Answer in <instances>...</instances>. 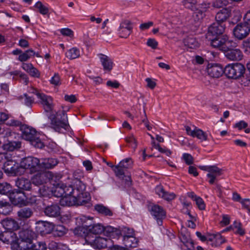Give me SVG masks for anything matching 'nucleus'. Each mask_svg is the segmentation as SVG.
<instances>
[{"mask_svg":"<svg viewBox=\"0 0 250 250\" xmlns=\"http://www.w3.org/2000/svg\"><path fill=\"white\" fill-rule=\"evenodd\" d=\"M37 96L41 100L40 103L46 112L51 114L49 116L51 125L55 131L60 132L61 128L66 129L69 126L68 118L64 110L53 113L54 104L51 97L43 93H37Z\"/></svg>","mask_w":250,"mask_h":250,"instance_id":"f257e3e1","label":"nucleus"},{"mask_svg":"<svg viewBox=\"0 0 250 250\" xmlns=\"http://www.w3.org/2000/svg\"><path fill=\"white\" fill-rule=\"evenodd\" d=\"M208 40L211 41L210 45L213 47L218 48L223 52L228 50L229 48L233 47V45H234V42L229 40L226 35L217 36Z\"/></svg>","mask_w":250,"mask_h":250,"instance_id":"f03ea898","label":"nucleus"},{"mask_svg":"<svg viewBox=\"0 0 250 250\" xmlns=\"http://www.w3.org/2000/svg\"><path fill=\"white\" fill-rule=\"evenodd\" d=\"M245 72V67L240 63L228 65L225 68L224 73L229 78L237 79L242 77Z\"/></svg>","mask_w":250,"mask_h":250,"instance_id":"7ed1b4c3","label":"nucleus"},{"mask_svg":"<svg viewBox=\"0 0 250 250\" xmlns=\"http://www.w3.org/2000/svg\"><path fill=\"white\" fill-rule=\"evenodd\" d=\"M41 166L39 159L33 157H27L22 159L18 169H29L31 173H35L41 170Z\"/></svg>","mask_w":250,"mask_h":250,"instance_id":"20e7f679","label":"nucleus"},{"mask_svg":"<svg viewBox=\"0 0 250 250\" xmlns=\"http://www.w3.org/2000/svg\"><path fill=\"white\" fill-rule=\"evenodd\" d=\"M85 240L87 244L91 245L95 249H104L110 248L112 240L110 238L97 237L93 240H90V235H87L85 237Z\"/></svg>","mask_w":250,"mask_h":250,"instance_id":"39448f33","label":"nucleus"},{"mask_svg":"<svg viewBox=\"0 0 250 250\" xmlns=\"http://www.w3.org/2000/svg\"><path fill=\"white\" fill-rule=\"evenodd\" d=\"M148 209L151 215L156 220L158 225L162 226L163 221L166 217V211L161 206L151 204L148 206Z\"/></svg>","mask_w":250,"mask_h":250,"instance_id":"423d86ee","label":"nucleus"},{"mask_svg":"<svg viewBox=\"0 0 250 250\" xmlns=\"http://www.w3.org/2000/svg\"><path fill=\"white\" fill-rule=\"evenodd\" d=\"M234 36L239 40H242L248 36L250 32V27L246 23L237 24L233 30Z\"/></svg>","mask_w":250,"mask_h":250,"instance_id":"0eeeda50","label":"nucleus"},{"mask_svg":"<svg viewBox=\"0 0 250 250\" xmlns=\"http://www.w3.org/2000/svg\"><path fill=\"white\" fill-rule=\"evenodd\" d=\"M225 29L224 25L221 23L218 22L213 23L208 27V32L206 35L207 38L211 39L214 36H219L223 33Z\"/></svg>","mask_w":250,"mask_h":250,"instance_id":"6e6552de","label":"nucleus"},{"mask_svg":"<svg viewBox=\"0 0 250 250\" xmlns=\"http://www.w3.org/2000/svg\"><path fill=\"white\" fill-rule=\"evenodd\" d=\"M233 46H234L229 48L228 50L224 51L225 56L230 61H239L242 60L243 56L241 51L236 48L237 45L235 42H234V45H233Z\"/></svg>","mask_w":250,"mask_h":250,"instance_id":"1a4fd4ad","label":"nucleus"},{"mask_svg":"<svg viewBox=\"0 0 250 250\" xmlns=\"http://www.w3.org/2000/svg\"><path fill=\"white\" fill-rule=\"evenodd\" d=\"M132 31V23L130 21L125 20L121 22L118 30L120 38H127Z\"/></svg>","mask_w":250,"mask_h":250,"instance_id":"9d476101","label":"nucleus"},{"mask_svg":"<svg viewBox=\"0 0 250 250\" xmlns=\"http://www.w3.org/2000/svg\"><path fill=\"white\" fill-rule=\"evenodd\" d=\"M24 191L17 189L12 190L9 194V198L11 202L16 205L22 203L24 200Z\"/></svg>","mask_w":250,"mask_h":250,"instance_id":"9b49d317","label":"nucleus"},{"mask_svg":"<svg viewBox=\"0 0 250 250\" xmlns=\"http://www.w3.org/2000/svg\"><path fill=\"white\" fill-rule=\"evenodd\" d=\"M46 216L50 217H58L61 215V208L57 204L46 206L44 209Z\"/></svg>","mask_w":250,"mask_h":250,"instance_id":"f8f14e48","label":"nucleus"},{"mask_svg":"<svg viewBox=\"0 0 250 250\" xmlns=\"http://www.w3.org/2000/svg\"><path fill=\"white\" fill-rule=\"evenodd\" d=\"M15 184L19 189L22 191H30L32 189V183L30 180L23 177L18 178L15 181Z\"/></svg>","mask_w":250,"mask_h":250,"instance_id":"ddd939ff","label":"nucleus"},{"mask_svg":"<svg viewBox=\"0 0 250 250\" xmlns=\"http://www.w3.org/2000/svg\"><path fill=\"white\" fill-rule=\"evenodd\" d=\"M105 72L109 73L113 69L114 63L107 56L103 54L98 55Z\"/></svg>","mask_w":250,"mask_h":250,"instance_id":"4468645a","label":"nucleus"},{"mask_svg":"<svg viewBox=\"0 0 250 250\" xmlns=\"http://www.w3.org/2000/svg\"><path fill=\"white\" fill-rule=\"evenodd\" d=\"M33 210L32 208L25 207L20 208L17 211V216L19 220L25 221L31 217L33 215Z\"/></svg>","mask_w":250,"mask_h":250,"instance_id":"2eb2a0df","label":"nucleus"},{"mask_svg":"<svg viewBox=\"0 0 250 250\" xmlns=\"http://www.w3.org/2000/svg\"><path fill=\"white\" fill-rule=\"evenodd\" d=\"M129 235H124L123 241L125 246L129 248H135L138 245V241L137 239L133 236L134 233L132 230L128 229Z\"/></svg>","mask_w":250,"mask_h":250,"instance_id":"dca6fc26","label":"nucleus"},{"mask_svg":"<svg viewBox=\"0 0 250 250\" xmlns=\"http://www.w3.org/2000/svg\"><path fill=\"white\" fill-rule=\"evenodd\" d=\"M70 188L71 190L70 193L73 194L76 197L87 192L85 191V185L81 180H77L74 182V188L71 187Z\"/></svg>","mask_w":250,"mask_h":250,"instance_id":"f3484780","label":"nucleus"},{"mask_svg":"<svg viewBox=\"0 0 250 250\" xmlns=\"http://www.w3.org/2000/svg\"><path fill=\"white\" fill-rule=\"evenodd\" d=\"M60 203L62 206H77L76 197L73 194L71 193L70 191L67 193L63 198H61Z\"/></svg>","mask_w":250,"mask_h":250,"instance_id":"a211bd4d","label":"nucleus"},{"mask_svg":"<svg viewBox=\"0 0 250 250\" xmlns=\"http://www.w3.org/2000/svg\"><path fill=\"white\" fill-rule=\"evenodd\" d=\"M231 15V10L229 8H223L219 11L216 16L215 20L217 22L222 23L226 21Z\"/></svg>","mask_w":250,"mask_h":250,"instance_id":"6ab92c4d","label":"nucleus"},{"mask_svg":"<svg viewBox=\"0 0 250 250\" xmlns=\"http://www.w3.org/2000/svg\"><path fill=\"white\" fill-rule=\"evenodd\" d=\"M49 174H47V171H43L36 174L32 179L33 184L40 186L46 183L48 181L47 177L50 176Z\"/></svg>","mask_w":250,"mask_h":250,"instance_id":"aec40b11","label":"nucleus"},{"mask_svg":"<svg viewBox=\"0 0 250 250\" xmlns=\"http://www.w3.org/2000/svg\"><path fill=\"white\" fill-rule=\"evenodd\" d=\"M19 236L21 240L32 243L33 240L37 237V234L33 230L26 229L21 230L19 233Z\"/></svg>","mask_w":250,"mask_h":250,"instance_id":"412c9836","label":"nucleus"},{"mask_svg":"<svg viewBox=\"0 0 250 250\" xmlns=\"http://www.w3.org/2000/svg\"><path fill=\"white\" fill-rule=\"evenodd\" d=\"M207 71L208 74L212 78H219L224 73L223 68L217 64L208 66Z\"/></svg>","mask_w":250,"mask_h":250,"instance_id":"4be33fe9","label":"nucleus"},{"mask_svg":"<svg viewBox=\"0 0 250 250\" xmlns=\"http://www.w3.org/2000/svg\"><path fill=\"white\" fill-rule=\"evenodd\" d=\"M2 224L3 227L9 231L14 232L20 229L19 223L16 220L11 218H6L2 221Z\"/></svg>","mask_w":250,"mask_h":250,"instance_id":"5701e85b","label":"nucleus"},{"mask_svg":"<svg viewBox=\"0 0 250 250\" xmlns=\"http://www.w3.org/2000/svg\"><path fill=\"white\" fill-rule=\"evenodd\" d=\"M18 168L16 166V162L12 160H7L3 165V169L8 173H18V170L20 169H18Z\"/></svg>","mask_w":250,"mask_h":250,"instance_id":"b1692460","label":"nucleus"},{"mask_svg":"<svg viewBox=\"0 0 250 250\" xmlns=\"http://www.w3.org/2000/svg\"><path fill=\"white\" fill-rule=\"evenodd\" d=\"M68 188L63 184H57L54 190H53V195L57 197L63 198L67 193L66 190Z\"/></svg>","mask_w":250,"mask_h":250,"instance_id":"393cba45","label":"nucleus"},{"mask_svg":"<svg viewBox=\"0 0 250 250\" xmlns=\"http://www.w3.org/2000/svg\"><path fill=\"white\" fill-rule=\"evenodd\" d=\"M17 247V250H31L32 243L27 241H23L21 239H18L15 243Z\"/></svg>","mask_w":250,"mask_h":250,"instance_id":"a878e982","label":"nucleus"},{"mask_svg":"<svg viewBox=\"0 0 250 250\" xmlns=\"http://www.w3.org/2000/svg\"><path fill=\"white\" fill-rule=\"evenodd\" d=\"M41 163V169L53 168L56 166L58 163V161L54 158L43 159Z\"/></svg>","mask_w":250,"mask_h":250,"instance_id":"bb28decb","label":"nucleus"},{"mask_svg":"<svg viewBox=\"0 0 250 250\" xmlns=\"http://www.w3.org/2000/svg\"><path fill=\"white\" fill-rule=\"evenodd\" d=\"M36 136V131L34 129L26 127L22 132V136L25 140L30 141Z\"/></svg>","mask_w":250,"mask_h":250,"instance_id":"cd10ccee","label":"nucleus"},{"mask_svg":"<svg viewBox=\"0 0 250 250\" xmlns=\"http://www.w3.org/2000/svg\"><path fill=\"white\" fill-rule=\"evenodd\" d=\"M12 210L11 205L8 202L3 200L0 201V212L3 214H9Z\"/></svg>","mask_w":250,"mask_h":250,"instance_id":"c85d7f7f","label":"nucleus"},{"mask_svg":"<svg viewBox=\"0 0 250 250\" xmlns=\"http://www.w3.org/2000/svg\"><path fill=\"white\" fill-rule=\"evenodd\" d=\"M21 147L20 142H10L3 145L4 150L8 151H13Z\"/></svg>","mask_w":250,"mask_h":250,"instance_id":"c756f323","label":"nucleus"},{"mask_svg":"<svg viewBox=\"0 0 250 250\" xmlns=\"http://www.w3.org/2000/svg\"><path fill=\"white\" fill-rule=\"evenodd\" d=\"M87 229L93 234H99L104 232V227L100 224H96L89 226L87 228Z\"/></svg>","mask_w":250,"mask_h":250,"instance_id":"7c9ffc66","label":"nucleus"},{"mask_svg":"<svg viewBox=\"0 0 250 250\" xmlns=\"http://www.w3.org/2000/svg\"><path fill=\"white\" fill-rule=\"evenodd\" d=\"M77 206L85 205L90 201V195L87 192L83 193V194L76 197Z\"/></svg>","mask_w":250,"mask_h":250,"instance_id":"2f4dec72","label":"nucleus"},{"mask_svg":"<svg viewBox=\"0 0 250 250\" xmlns=\"http://www.w3.org/2000/svg\"><path fill=\"white\" fill-rule=\"evenodd\" d=\"M94 208L97 212L104 215L112 216L113 214L112 211L109 208L102 205H96Z\"/></svg>","mask_w":250,"mask_h":250,"instance_id":"473e14b6","label":"nucleus"},{"mask_svg":"<svg viewBox=\"0 0 250 250\" xmlns=\"http://www.w3.org/2000/svg\"><path fill=\"white\" fill-rule=\"evenodd\" d=\"M47 174H50V176L47 177L48 180L54 186H57L59 183L60 180L62 178L60 174H54L52 172L47 171Z\"/></svg>","mask_w":250,"mask_h":250,"instance_id":"72a5a7b5","label":"nucleus"},{"mask_svg":"<svg viewBox=\"0 0 250 250\" xmlns=\"http://www.w3.org/2000/svg\"><path fill=\"white\" fill-rule=\"evenodd\" d=\"M35 52L31 49H28L22 54L21 53L19 56L18 60L21 62H25L28 60L31 56H34Z\"/></svg>","mask_w":250,"mask_h":250,"instance_id":"f704fd0d","label":"nucleus"},{"mask_svg":"<svg viewBox=\"0 0 250 250\" xmlns=\"http://www.w3.org/2000/svg\"><path fill=\"white\" fill-rule=\"evenodd\" d=\"M184 43L188 48L194 49L199 46V43L196 40L192 37H188L185 40Z\"/></svg>","mask_w":250,"mask_h":250,"instance_id":"c9c22d12","label":"nucleus"},{"mask_svg":"<svg viewBox=\"0 0 250 250\" xmlns=\"http://www.w3.org/2000/svg\"><path fill=\"white\" fill-rule=\"evenodd\" d=\"M40 194L43 197H49L53 195V190L47 186L43 185L39 189Z\"/></svg>","mask_w":250,"mask_h":250,"instance_id":"e433bc0d","label":"nucleus"},{"mask_svg":"<svg viewBox=\"0 0 250 250\" xmlns=\"http://www.w3.org/2000/svg\"><path fill=\"white\" fill-rule=\"evenodd\" d=\"M11 186L7 183H0V193L2 194H10L12 191Z\"/></svg>","mask_w":250,"mask_h":250,"instance_id":"4c0bfd02","label":"nucleus"},{"mask_svg":"<svg viewBox=\"0 0 250 250\" xmlns=\"http://www.w3.org/2000/svg\"><path fill=\"white\" fill-rule=\"evenodd\" d=\"M65 55L69 59H75L80 56V51L77 48L74 47L68 50Z\"/></svg>","mask_w":250,"mask_h":250,"instance_id":"58836bf2","label":"nucleus"},{"mask_svg":"<svg viewBox=\"0 0 250 250\" xmlns=\"http://www.w3.org/2000/svg\"><path fill=\"white\" fill-rule=\"evenodd\" d=\"M35 7L37 8L38 11L42 15H46L49 12L48 8L43 5L41 1L37 2L35 5Z\"/></svg>","mask_w":250,"mask_h":250,"instance_id":"ea45409f","label":"nucleus"},{"mask_svg":"<svg viewBox=\"0 0 250 250\" xmlns=\"http://www.w3.org/2000/svg\"><path fill=\"white\" fill-rule=\"evenodd\" d=\"M133 163V162L132 159L128 158L122 160L119 164L120 165V167H122L126 170V169L132 167Z\"/></svg>","mask_w":250,"mask_h":250,"instance_id":"a19ab883","label":"nucleus"},{"mask_svg":"<svg viewBox=\"0 0 250 250\" xmlns=\"http://www.w3.org/2000/svg\"><path fill=\"white\" fill-rule=\"evenodd\" d=\"M195 137L202 141L208 140V135L206 133L200 129L195 128V133L193 137Z\"/></svg>","mask_w":250,"mask_h":250,"instance_id":"79ce46f5","label":"nucleus"},{"mask_svg":"<svg viewBox=\"0 0 250 250\" xmlns=\"http://www.w3.org/2000/svg\"><path fill=\"white\" fill-rule=\"evenodd\" d=\"M39 225V228L41 229V232L48 233L50 231V226L49 223L47 222L41 221L38 223Z\"/></svg>","mask_w":250,"mask_h":250,"instance_id":"37998d69","label":"nucleus"},{"mask_svg":"<svg viewBox=\"0 0 250 250\" xmlns=\"http://www.w3.org/2000/svg\"><path fill=\"white\" fill-rule=\"evenodd\" d=\"M47 246L44 242H38L36 244H32L31 250H47Z\"/></svg>","mask_w":250,"mask_h":250,"instance_id":"c03bdc74","label":"nucleus"},{"mask_svg":"<svg viewBox=\"0 0 250 250\" xmlns=\"http://www.w3.org/2000/svg\"><path fill=\"white\" fill-rule=\"evenodd\" d=\"M104 232L106 233L107 234L115 233V234L119 236L122 235V232L120 230L110 226L104 227Z\"/></svg>","mask_w":250,"mask_h":250,"instance_id":"a18cd8bd","label":"nucleus"},{"mask_svg":"<svg viewBox=\"0 0 250 250\" xmlns=\"http://www.w3.org/2000/svg\"><path fill=\"white\" fill-rule=\"evenodd\" d=\"M223 170L216 166H209L208 173H211L218 176L222 174Z\"/></svg>","mask_w":250,"mask_h":250,"instance_id":"49530a36","label":"nucleus"},{"mask_svg":"<svg viewBox=\"0 0 250 250\" xmlns=\"http://www.w3.org/2000/svg\"><path fill=\"white\" fill-rule=\"evenodd\" d=\"M30 142H31V144L35 147L42 148L44 146L43 143L42 142L41 139L37 137L36 136Z\"/></svg>","mask_w":250,"mask_h":250,"instance_id":"de8ad7c7","label":"nucleus"},{"mask_svg":"<svg viewBox=\"0 0 250 250\" xmlns=\"http://www.w3.org/2000/svg\"><path fill=\"white\" fill-rule=\"evenodd\" d=\"M228 3L227 0H216L213 2L212 5L214 7L219 8L227 6Z\"/></svg>","mask_w":250,"mask_h":250,"instance_id":"09e8293b","label":"nucleus"},{"mask_svg":"<svg viewBox=\"0 0 250 250\" xmlns=\"http://www.w3.org/2000/svg\"><path fill=\"white\" fill-rule=\"evenodd\" d=\"M113 170L115 172L116 175L120 178L123 177L125 175V170L122 167H120V165L119 164L117 166H115Z\"/></svg>","mask_w":250,"mask_h":250,"instance_id":"8fccbe9b","label":"nucleus"},{"mask_svg":"<svg viewBox=\"0 0 250 250\" xmlns=\"http://www.w3.org/2000/svg\"><path fill=\"white\" fill-rule=\"evenodd\" d=\"M50 83L55 86L60 85L61 84V78L58 73H55L50 80Z\"/></svg>","mask_w":250,"mask_h":250,"instance_id":"3c124183","label":"nucleus"},{"mask_svg":"<svg viewBox=\"0 0 250 250\" xmlns=\"http://www.w3.org/2000/svg\"><path fill=\"white\" fill-rule=\"evenodd\" d=\"M183 159L188 165H190L193 163L194 159L193 157L188 153H184L183 155Z\"/></svg>","mask_w":250,"mask_h":250,"instance_id":"603ef678","label":"nucleus"},{"mask_svg":"<svg viewBox=\"0 0 250 250\" xmlns=\"http://www.w3.org/2000/svg\"><path fill=\"white\" fill-rule=\"evenodd\" d=\"M234 227L236 229L235 233L240 234V235H244L245 234V230L242 228V224L239 222H235L234 223Z\"/></svg>","mask_w":250,"mask_h":250,"instance_id":"864d4df0","label":"nucleus"},{"mask_svg":"<svg viewBox=\"0 0 250 250\" xmlns=\"http://www.w3.org/2000/svg\"><path fill=\"white\" fill-rule=\"evenodd\" d=\"M125 141L127 143L131 144V146L136 148L137 147V141L134 137L132 135L127 137L125 139Z\"/></svg>","mask_w":250,"mask_h":250,"instance_id":"5fc2aeb1","label":"nucleus"},{"mask_svg":"<svg viewBox=\"0 0 250 250\" xmlns=\"http://www.w3.org/2000/svg\"><path fill=\"white\" fill-rule=\"evenodd\" d=\"M196 2V0H184L183 4L185 7L190 9L193 7Z\"/></svg>","mask_w":250,"mask_h":250,"instance_id":"6e6d98bb","label":"nucleus"},{"mask_svg":"<svg viewBox=\"0 0 250 250\" xmlns=\"http://www.w3.org/2000/svg\"><path fill=\"white\" fill-rule=\"evenodd\" d=\"M195 201L196 202V204L198 208L200 210H203L205 208V204L201 197H198V198H196Z\"/></svg>","mask_w":250,"mask_h":250,"instance_id":"4d7b16f0","label":"nucleus"},{"mask_svg":"<svg viewBox=\"0 0 250 250\" xmlns=\"http://www.w3.org/2000/svg\"><path fill=\"white\" fill-rule=\"evenodd\" d=\"M162 197L166 200L170 201L175 198V195L173 193H168L165 191V193L162 195Z\"/></svg>","mask_w":250,"mask_h":250,"instance_id":"13d9d810","label":"nucleus"},{"mask_svg":"<svg viewBox=\"0 0 250 250\" xmlns=\"http://www.w3.org/2000/svg\"><path fill=\"white\" fill-rule=\"evenodd\" d=\"M158 42L153 39H149L147 42V45L152 49H156L158 46Z\"/></svg>","mask_w":250,"mask_h":250,"instance_id":"bf43d9fd","label":"nucleus"},{"mask_svg":"<svg viewBox=\"0 0 250 250\" xmlns=\"http://www.w3.org/2000/svg\"><path fill=\"white\" fill-rule=\"evenodd\" d=\"M248 126V124L244 121H241L234 125V127L238 128L239 130L246 128Z\"/></svg>","mask_w":250,"mask_h":250,"instance_id":"052dcab7","label":"nucleus"},{"mask_svg":"<svg viewBox=\"0 0 250 250\" xmlns=\"http://www.w3.org/2000/svg\"><path fill=\"white\" fill-rule=\"evenodd\" d=\"M28 73L32 77L39 78L40 75L39 71L33 66L30 70L28 72Z\"/></svg>","mask_w":250,"mask_h":250,"instance_id":"680f3d73","label":"nucleus"},{"mask_svg":"<svg viewBox=\"0 0 250 250\" xmlns=\"http://www.w3.org/2000/svg\"><path fill=\"white\" fill-rule=\"evenodd\" d=\"M122 178L123 180L124 181L125 184L128 187H129L131 185L132 181L131 176L130 175L125 176V175L123 176V177H120Z\"/></svg>","mask_w":250,"mask_h":250,"instance_id":"e2e57ef3","label":"nucleus"},{"mask_svg":"<svg viewBox=\"0 0 250 250\" xmlns=\"http://www.w3.org/2000/svg\"><path fill=\"white\" fill-rule=\"evenodd\" d=\"M25 97V104L27 106H31L34 103V100L32 97L28 96L27 94H24Z\"/></svg>","mask_w":250,"mask_h":250,"instance_id":"0e129e2a","label":"nucleus"},{"mask_svg":"<svg viewBox=\"0 0 250 250\" xmlns=\"http://www.w3.org/2000/svg\"><path fill=\"white\" fill-rule=\"evenodd\" d=\"M147 82V87L150 88L151 89L154 88L156 85V83L152 80L150 78H146V80Z\"/></svg>","mask_w":250,"mask_h":250,"instance_id":"69168bd1","label":"nucleus"},{"mask_svg":"<svg viewBox=\"0 0 250 250\" xmlns=\"http://www.w3.org/2000/svg\"><path fill=\"white\" fill-rule=\"evenodd\" d=\"M223 219L221 221L220 223L223 226L228 225L230 223V217L228 215H223Z\"/></svg>","mask_w":250,"mask_h":250,"instance_id":"338daca9","label":"nucleus"},{"mask_svg":"<svg viewBox=\"0 0 250 250\" xmlns=\"http://www.w3.org/2000/svg\"><path fill=\"white\" fill-rule=\"evenodd\" d=\"M64 100L66 101L70 102L71 103H75L77 101V98L74 95H66L64 96Z\"/></svg>","mask_w":250,"mask_h":250,"instance_id":"774afa93","label":"nucleus"}]
</instances>
